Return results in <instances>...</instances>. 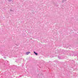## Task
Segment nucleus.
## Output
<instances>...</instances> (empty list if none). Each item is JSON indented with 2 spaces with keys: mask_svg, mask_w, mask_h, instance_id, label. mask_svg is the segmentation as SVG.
<instances>
[{
  "mask_svg": "<svg viewBox=\"0 0 78 78\" xmlns=\"http://www.w3.org/2000/svg\"><path fill=\"white\" fill-rule=\"evenodd\" d=\"M62 2H66L67 1V0H62Z\"/></svg>",
  "mask_w": 78,
  "mask_h": 78,
  "instance_id": "nucleus-2",
  "label": "nucleus"
},
{
  "mask_svg": "<svg viewBox=\"0 0 78 78\" xmlns=\"http://www.w3.org/2000/svg\"><path fill=\"white\" fill-rule=\"evenodd\" d=\"M34 53L36 55H37V53H36L35 51H34Z\"/></svg>",
  "mask_w": 78,
  "mask_h": 78,
  "instance_id": "nucleus-3",
  "label": "nucleus"
},
{
  "mask_svg": "<svg viewBox=\"0 0 78 78\" xmlns=\"http://www.w3.org/2000/svg\"><path fill=\"white\" fill-rule=\"evenodd\" d=\"M29 53H30V52H28L26 53V55H28Z\"/></svg>",
  "mask_w": 78,
  "mask_h": 78,
  "instance_id": "nucleus-1",
  "label": "nucleus"
},
{
  "mask_svg": "<svg viewBox=\"0 0 78 78\" xmlns=\"http://www.w3.org/2000/svg\"><path fill=\"white\" fill-rule=\"evenodd\" d=\"M10 11H12V12H13L14 11H13V10H12V9H10Z\"/></svg>",
  "mask_w": 78,
  "mask_h": 78,
  "instance_id": "nucleus-4",
  "label": "nucleus"
},
{
  "mask_svg": "<svg viewBox=\"0 0 78 78\" xmlns=\"http://www.w3.org/2000/svg\"><path fill=\"white\" fill-rule=\"evenodd\" d=\"M12 0H8V2H11Z\"/></svg>",
  "mask_w": 78,
  "mask_h": 78,
  "instance_id": "nucleus-5",
  "label": "nucleus"
}]
</instances>
